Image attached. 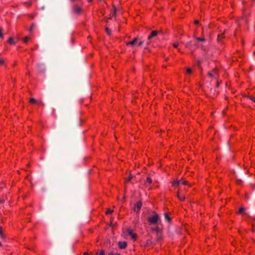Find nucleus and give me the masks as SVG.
<instances>
[{
    "instance_id": "49530a36",
    "label": "nucleus",
    "mask_w": 255,
    "mask_h": 255,
    "mask_svg": "<svg viewBox=\"0 0 255 255\" xmlns=\"http://www.w3.org/2000/svg\"><path fill=\"white\" fill-rule=\"evenodd\" d=\"M89 1H92V0H89Z\"/></svg>"
},
{
    "instance_id": "4be33fe9",
    "label": "nucleus",
    "mask_w": 255,
    "mask_h": 255,
    "mask_svg": "<svg viewBox=\"0 0 255 255\" xmlns=\"http://www.w3.org/2000/svg\"><path fill=\"white\" fill-rule=\"evenodd\" d=\"M106 31L107 33V34H108V35H110L111 34V31L110 30V29H109L108 28H106Z\"/></svg>"
},
{
    "instance_id": "393cba45",
    "label": "nucleus",
    "mask_w": 255,
    "mask_h": 255,
    "mask_svg": "<svg viewBox=\"0 0 255 255\" xmlns=\"http://www.w3.org/2000/svg\"><path fill=\"white\" fill-rule=\"evenodd\" d=\"M133 178V176L132 175H129L128 177L127 178V181L129 182L130 181V180Z\"/></svg>"
},
{
    "instance_id": "a19ab883",
    "label": "nucleus",
    "mask_w": 255,
    "mask_h": 255,
    "mask_svg": "<svg viewBox=\"0 0 255 255\" xmlns=\"http://www.w3.org/2000/svg\"><path fill=\"white\" fill-rule=\"evenodd\" d=\"M219 86V83L218 82L216 84V87H218Z\"/></svg>"
},
{
    "instance_id": "58836bf2",
    "label": "nucleus",
    "mask_w": 255,
    "mask_h": 255,
    "mask_svg": "<svg viewBox=\"0 0 255 255\" xmlns=\"http://www.w3.org/2000/svg\"><path fill=\"white\" fill-rule=\"evenodd\" d=\"M173 46H174L175 48H177V47H178V44L174 43V44H173Z\"/></svg>"
},
{
    "instance_id": "c9c22d12",
    "label": "nucleus",
    "mask_w": 255,
    "mask_h": 255,
    "mask_svg": "<svg viewBox=\"0 0 255 255\" xmlns=\"http://www.w3.org/2000/svg\"><path fill=\"white\" fill-rule=\"evenodd\" d=\"M237 182L238 184H240V183L242 182V180L241 179H237Z\"/></svg>"
},
{
    "instance_id": "ddd939ff",
    "label": "nucleus",
    "mask_w": 255,
    "mask_h": 255,
    "mask_svg": "<svg viewBox=\"0 0 255 255\" xmlns=\"http://www.w3.org/2000/svg\"><path fill=\"white\" fill-rule=\"evenodd\" d=\"M196 39H197L198 41H202V42H204L205 41V39L204 38H200V37H195Z\"/></svg>"
},
{
    "instance_id": "9d476101",
    "label": "nucleus",
    "mask_w": 255,
    "mask_h": 255,
    "mask_svg": "<svg viewBox=\"0 0 255 255\" xmlns=\"http://www.w3.org/2000/svg\"><path fill=\"white\" fill-rule=\"evenodd\" d=\"M152 182V179L150 177H148L145 182V185H147L148 184H150Z\"/></svg>"
},
{
    "instance_id": "c756f323",
    "label": "nucleus",
    "mask_w": 255,
    "mask_h": 255,
    "mask_svg": "<svg viewBox=\"0 0 255 255\" xmlns=\"http://www.w3.org/2000/svg\"><path fill=\"white\" fill-rule=\"evenodd\" d=\"M186 71L188 74H191L192 73V70L189 68H187Z\"/></svg>"
},
{
    "instance_id": "20e7f679",
    "label": "nucleus",
    "mask_w": 255,
    "mask_h": 255,
    "mask_svg": "<svg viewBox=\"0 0 255 255\" xmlns=\"http://www.w3.org/2000/svg\"><path fill=\"white\" fill-rule=\"evenodd\" d=\"M158 32L156 31H152L150 34L147 37V40H150L152 38L157 35Z\"/></svg>"
},
{
    "instance_id": "bb28decb",
    "label": "nucleus",
    "mask_w": 255,
    "mask_h": 255,
    "mask_svg": "<svg viewBox=\"0 0 255 255\" xmlns=\"http://www.w3.org/2000/svg\"><path fill=\"white\" fill-rule=\"evenodd\" d=\"M29 37H25L24 39H23V42L24 43H26L27 42V41L28 40V39H29Z\"/></svg>"
},
{
    "instance_id": "cd10ccee",
    "label": "nucleus",
    "mask_w": 255,
    "mask_h": 255,
    "mask_svg": "<svg viewBox=\"0 0 255 255\" xmlns=\"http://www.w3.org/2000/svg\"><path fill=\"white\" fill-rule=\"evenodd\" d=\"M131 238H132V239L133 240H135L136 237V234H135L133 233V234L131 235Z\"/></svg>"
},
{
    "instance_id": "37998d69",
    "label": "nucleus",
    "mask_w": 255,
    "mask_h": 255,
    "mask_svg": "<svg viewBox=\"0 0 255 255\" xmlns=\"http://www.w3.org/2000/svg\"><path fill=\"white\" fill-rule=\"evenodd\" d=\"M3 202V200H0V204L2 203Z\"/></svg>"
},
{
    "instance_id": "72a5a7b5",
    "label": "nucleus",
    "mask_w": 255,
    "mask_h": 255,
    "mask_svg": "<svg viewBox=\"0 0 255 255\" xmlns=\"http://www.w3.org/2000/svg\"><path fill=\"white\" fill-rule=\"evenodd\" d=\"M182 184L184 185H188L187 181H184L182 182Z\"/></svg>"
},
{
    "instance_id": "a211bd4d",
    "label": "nucleus",
    "mask_w": 255,
    "mask_h": 255,
    "mask_svg": "<svg viewBox=\"0 0 255 255\" xmlns=\"http://www.w3.org/2000/svg\"><path fill=\"white\" fill-rule=\"evenodd\" d=\"M212 72H213V74L215 75V76L216 75H218L217 70V69H214L212 70Z\"/></svg>"
},
{
    "instance_id": "a18cd8bd",
    "label": "nucleus",
    "mask_w": 255,
    "mask_h": 255,
    "mask_svg": "<svg viewBox=\"0 0 255 255\" xmlns=\"http://www.w3.org/2000/svg\"><path fill=\"white\" fill-rule=\"evenodd\" d=\"M1 246V243L0 242V247Z\"/></svg>"
},
{
    "instance_id": "a878e982",
    "label": "nucleus",
    "mask_w": 255,
    "mask_h": 255,
    "mask_svg": "<svg viewBox=\"0 0 255 255\" xmlns=\"http://www.w3.org/2000/svg\"><path fill=\"white\" fill-rule=\"evenodd\" d=\"M223 35H224L223 33L221 34V35H218V40H220L222 38H223Z\"/></svg>"
},
{
    "instance_id": "aec40b11",
    "label": "nucleus",
    "mask_w": 255,
    "mask_h": 255,
    "mask_svg": "<svg viewBox=\"0 0 255 255\" xmlns=\"http://www.w3.org/2000/svg\"><path fill=\"white\" fill-rule=\"evenodd\" d=\"M127 231H128V235H129L130 236L133 234V232H132V230L130 229H128Z\"/></svg>"
},
{
    "instance_id": "f704fd0d",
    "label": "nucleus",
    "mask_w": 255,
    "mask_h": 255,
    "mask_svg": "<svg viewBox=\"0 0 255 255\" xmlns=\"http://www.w3.org/2000/svg\"><path fill=\"white\" fill-rule=\"evenodd\" d=\"M143 43V41H141L138 43V46H141Z\"/></svg>"
},
{
    "instance_id": "f257e3e1",
    "label": "nucleus",
    "mask_w": 255,
    "mask_h": 255,
    "mask_svg": "<svg viewBox=\"0 0 255 255\" xmlns=\"http://www.w3.org/2000/svg\"><path fill=\"white\" fill-rule=\"evenodd\" d=\"M159 220V217L157 213L154 212L153 216L149 218L148 219V221L150 224H155L158 222Z\"/></svg>"
},
{
    "instance_id": "ea45409f",
    "label": "nucleus",
    "mask_w": 255,
    "mask_h": 255,
    "mask_svg": "<svg viewBox=\"0 0 255 255\" xmlns=\"http://www.w3.org/2000/svg\"><path fill=\"white\" fill-rule=\"evenodd\" d=\"M115 255V253L113 252L109 253V254H108V255Z\"/></svg>"
},
{
    "instance_id": "dca6fc26",
    "label": "nucleus",
    "mask_w": 255,
    "mask_h": 255,
    "mask_svg": "<svg viewBox=\"0 0 255 255\" xmlns=\"http://www.w3.org/2000/svg\"><path fill=\"white\" fill-rule=\"evenodd\" d=\"M245 210V208L244 207H241L239 209V213L242 214Z\"/></svg>"
},
{
    "instance_id": "0eeeda50",
    "label": "nucleus",
    "mask_w": 255,
    "mask_h": 255,
    "mask_svg": "<svg viewBox=\"0 0 255 255\" xmlns=\"http://www.w3.org/2000/svg\"><path fill=\"white\" fill-rule=\"evenodd\" d=\"M137 40H138V38L135 37L133 39L132 41L129 42H127L126 44H127V45H128H128L132 46L137 42Z\"/></svg>"
},
{
    "instance_id": "7ed1b4c3",
    "label": "nucleus",
    "mask_w": 255,
    "mask_h": 255,
    "mask_svg": "<svg viewBox=\"0 0 255 255\" xmlns=\"http://www.w3.org/2000/svg\"><path fill=\"white\" fill-rule=\"evenodd\" d=\"M73 9L74 12L77 14H80L82 11L81 8L77 5H74L73 7Z\"/></svg>"
},
{
    "instance_id": "423d86ee",
    "label": "nucleus",
    "mask_w": 255,
    "mask_h": 255,
    "mask_svg": "<svg viewBox=\"0 0 255 255\" xmlns=\"http://www.w3.org/2000/svg\"><path fill=\"white\" fill-rule=\"evenodd\" d=\"M37 67H38V69L41 72H44L45 70V65L43 63H38Z\"/></svg>"
},
{
    "instance_id": "39448f33",
    "label": "nucleus",
    "mask_w": 255,
    "mask_h": 255,
    "mask_svg": "<svg viewBox=\"0 0 255 255\" xmlns=\"http://www.w3.org/2000/svg\"><path fill=\"white\" fill-rule=\"evenodd\" d=\"M119 247L121 249H125L127 246V242H119Z\"/></svg>"
},
{
    "instance_id": "6e6552de",
    "label": "nucleus",
    "mask_w": 255,
    "mask_h": 255,
    "mask_svg": "<svg viewBox=\"0 0 255 255\" xmlns=\"http://www.w3.org/2000/svg\"><path fill=\"white\" fill-rule=\"evenodd\" d=\"M181 184H182L181 180H176L172 182V185L173 186H178Z\"/></svg>"
},
{
    "instance_id": "f03ea898",
    "label": "nucleus",
    "mask_w": 255,
    "mask_h": 255,
    "mask_svg": "<svg viewBox=\"0 0 255 255\" xmlns=\"http://www.w3.org/2000/svg\"><path fill=\"white\" fill-rule=\"evenodd\" d=\"M141 206H142V203L141 201H138L135 205V206H134V211H136L137 212H138L140 209H141Z\"/></svg>"
},
{
    "instance_id": "2f4dec72",
    "label": "nucleus",
    "mask_w": 255,
    "mask_h": 255,
    "mask_svg": "<svg viewBox=\"0 0 255 255\" xmlns=\"http://www.w3.org/2000/svg\"><path fill=\"white\" fill-rule=\"evenodd\" d=\"M34 26H35V24L34 23L32 24V25H31V27L30 28V29H29L30 31H31L32 30V29L34 28Z\"/></svg>"
},
{
    "instance_id": "4468645a",
    "label": "nucleus",
    "mask_w": 255,
    "mask_h": 255,
    "mask_svg": "<svg viewBox=\"0 0 255 255\" xmlns=\"http://www.w3.org/2000/svg\"><path fill=\"white\" fill-rule=\"evenodd\" d=\"M29 102L31 104H34L36 102V100L35 99L32 98L30 99Z\"/></svg>"
},
{
    "instance_id": "5701e85b",
    "label": "nucleus",
    "mask_w": 255,
    "mask_h": 255,
    "mask_svg": "<svg viewBox=\"0 0 255 255\" xmlns=\"http://www.w3.org/2000/svg\"><path fill=\"white\" fill-rule=\"evenodd\" d=\"M113 211H114L113 210H111L110 209H108L107 211L106 214H112L113 212Z\"/></svg>"
},
{
    "instance_id": "4c0bfd02",
    "label": "nucleus",
    "mask_w": 255,
    "mask_h": 255,
    "mask_svg": "<svg viewBox=\"0 0 255 255\" xmlns=\"http://www.w3.org/2000/svg\"><path fill=\"white\" fill-rule=\"evenodd\" d=\"M194 23L195 24H198L199 23V21L197 20H196L195 21H194Z\"/></svg>"
},
{
    "instance_id": "9b49d317",
    "label": "nucleus",
    "mask_w": 255,
    "mask_h": 255,
    "mask_svg": "<svg viewBox=\"0 0 255 255\" xmlns=\"http://www.w3.org/2000/svg\"><path fill=\"white\" fill-rule=\"evenodd\" d=\"M0 236L2 239L5 238V236L2 233V228L0 226Z\"/></svg>"
},
{
    "instance_id": "2eb2a0df",
    "label": "nucleus",
    "mask_w": 255,
    "mask_h": 255,
    "mask_svg": "<svg viewBox=\"0 0 255 255\" xmlns=\"http://www.w3.org/2000/svg\"><path fill=\"white\" fill-rule=\"evenodd\" d=\"M8 42L10 43V44H14L15 43L13 39L11 37H10L9 39H8Z\"/></svg>"
},
{
    "instance_id": "c85d7f7f",
    "label": "nucleus",
    "mask_w": 255,
    "mask_h": 255,
    "mask_svg": "<svg viewBox=\"0 0 255 255\" xmlns=\"http://www.w3.org/2000/svg\"><path fill=\"white\" fill-rule=\"evenodd\" d=\"M196 64L198 65V66H199L201 64V61L199 59H197L196 61Z\"/></svg>"
},
{
    "instance_id": "473e14b6",
    "label": "nucleus",
    "mask_w": 255,
    "mask_h": 255,
    "mask_svg": "<svg viewBox=\"0 0 255 255\" xmlns=\"http://www.w3.org/2000/svg\"><path fill=\"white\" fill-rule=\"evenodd\" d=\"M248 98L249 99H250L252 101H254V102H255V98H254V97H252V96H249Z\"/></svg>"
},
{
    "instance_id": "1a4fd4ad",
    "label": "nucleus",
    "mask_w": 255,
    "mask_h": 255,
    "mask_svg": "<svg viewBox=\"0 0 255 255\" xmlns=\"http://www.w3.org/2000/svg\"><path fill=\"white\" fill-rule=\"evenodd\" d=\"M177 196L178 198V199L181 201H183L185 199V196L183 195H181L179 192L177 193Z\"/></svg>"
},
{
    "instance_id": "f3484780",
    "label": "nucleus",
    "mask_w": 255,
    "mask_h": 255,
    "mask_svg": "<svg viewBox=\"0 0 255 255\" xmlns=\"http://www.w3.org/2000/svg\"><path fill=\"white\" fill-rule=\"evenodd\" d=\"M191 45V41H189V42H187L186 44H185V46L187 47V48H189L190 47V46Z\"/></svg>"
},
{
    "instance_id": "79ce46f5",
    "label": "nucleus",
    "mask_w": 255,
    "mask_h": 255,
    "mask_svg": "<svg viewBox=\"0 0 255 255\" xmlns=\"http://www.w3.org/2000/svg\"><path fill=\"white\" fill-rule=\"evenodd\" d=\"M84 255H88V253L87 252L84 253Z\"/></svg>"
},
{
    "instance_id": "c03bdc74",
    "label": "nucleus",
    "mask_w": 255,
    "mask_h": 255,
    "mask_svg": "<svg viewBox=\"0 0 255 255\" xmlns=\"http://www.w3.org/2000/svg\"><path fill=\"white\" fill-rule=\"evenodd\" d=\"M120 255L119 254H118V253H115V255Z\"/></svg>"
},
{
    "instance_id": "6ab92c4d",
    "label": "nucleus",
    "mask_w": 255,
    "mask_h": 255,
    "mask_svg": "<svg viewBox=\"0 0 255 255\" xmlns=\"http://www.w3.org/2000/svg\"><path fill=\"white\" fill-rule=\"evenodd\" d=\"M208 75L210 77H214L216 79L217 78V77L216 76H215V75L211 72H208Z\"/></svg>"
},
{
    "instance_id": "f8f14e48",
    "label": "nucleus",
    "mask_w": 255,
    "mask_h": 255,
    "mask_svg": "<svg viewBox=\"0 0 255 255\" xmlns=\"http://www.w3.org/2000/svg\"><path fill=\"white\" fill-rule=\"evenodd\" d=\"M164 217L168 222H170L171 221V218L166 213L164 214Z\"/></svg>"
},
{
    "instance_id": "e433bc0d",
    "label": "nucleus",
    "mask_w": 255,
    "mask_h": 255,
    "mask_svg": "<svg viewBox=\"0 0 255 255\" xmlns=\"http://www.w3.org/2000/svg\"><path fill=\"white\" fill-rule=\"evenodd\" d=\"M4 63V61L3 60H0V65H2Z\"/></svg>"
},
{
    "instance_id": "7c9ffc66",
    "label": "nucleus",
    "mask_w": 255,
    "mask_h": 255,
    "mask_svg": "<svg viewBox=\"0 0 255 255\" xmlns=\"http://www.w3.org/2000/svg\"><path fill=\"white\" fill-rule=\"evenodd\" d=\"M2 29L0 28V38H3V34L2 33Z\"/></svg>"
},
{
    "instance_id": "412c9836",
    "label": "nucleus",
    "mask_w": 255,
    "mask_h": 255,
    "mask_svg": "<svg viewBox=\"0 0 255 255\" xmlns=\"http://www.w3.org/2000/svg\"><path fill=\"white\" fill-rule=\"evenodd\" d=\"M97 255H105V251L104 250H101L100 254H98V253H96Z\"/></svg>"
},
{
    "instance_id": "b1692460",
    "label": "nucleus",
    "mask_w": 255,
    "mask_h": 255,
    "mask_svg": "<svg viewBox=\"0 0 255 255\" xmlns=\"http://www.w3.org/2000/svg\"><path fill=\"white\" fill-rule=\"evenodd\" d=\"M153 231H155L156 233H158L159 232V228L158 227L155 228H152L151 229Z\"/></svg>"
}]
</instances>
